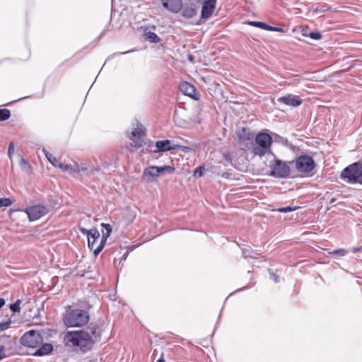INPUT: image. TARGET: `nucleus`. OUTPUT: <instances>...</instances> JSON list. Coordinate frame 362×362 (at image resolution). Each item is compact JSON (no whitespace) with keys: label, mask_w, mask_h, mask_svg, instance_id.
Here are the masks:
<instances>
[{"label":"nucleus","mask_w":362,"mask_h":362,"mask_svg":"<svg viewBox=\"0 0 362 362\" xmlns=\"http://www.w3.org/2000/svg\"><path fill=\"white\" fill-rule=\"evenodd\" d=\"M88 329L89 332L83 330L67 332L64 338L65 345L71 348H79L83 351L90 349L94 343L93 338H98L100 332L94 323H90Z\"/></svg>","instance_id":"f257e3e1"},{"label":"nucleus","mask_w":362,"mask_h":362,"mask_svg":"<svg viewBox=\"0 0 362 362\" xmlns=\"http://www.w3.org/2000/svg\"><path fill=\"white\" fill-rule=\"evenodd\" d=\"M89 320L88 313L81 309L66 310L63 321L68 327H81L87 324Z\"/></svg>","instance_id":"f03ea898"},{"label":"nucleus","mask_w":362,"mask_h":362,"mask_svg":"<svg viewBox=\"0 0 362 362\" xmlns=\"http://www.w3.org/2000/svg\"><path fill=\"white\" fill-rule=\"evenodd\" d=\"M340 177L350 185H362V163L356 162L349 165L341 171Z\"/></svg>","instance_id":"7ed1b4c3"},{"label":"nucleus","mask_w":362,"mask_h":362,"mask_svg":"<svg viewBox=\"0 0 362 362\" xmlns=\"http://www.w3.org/2000/svg\"><path fill=\"white\" fill-rule=\"evenodd\" d=\"M174 170L175 168L170 165H151L144 169L143 177L148 183L156 182L158 177L168 173H172Z\"/></svg>","instance_id":"20e7f679"},{"label":"nucleus","mask_w":362,"mask_h":362,"mask_svg":"<svg viewBox=\"0 0 362 362\" xmlns=\"http://www.w3.org/2000/svg\"><path fill=\"white\" fill-rule=\"evenodd\" d=\"M43 339L39 332L30 330L25 333L21 338V343L30 348H37L42 344Z\"/></svg>","instance_id":"39448f33"},{"label":"nucleus","mask_w":362,"mask_h":362,"mask_svg":"<svg viewBox=\"0 0 362 362\" xmlns=\"http://www.w3.org/2000/svg\"><path fill=\"white\" fill-rule=\"evenodd\" d=\"M270 175L274 177H287L291 173L289 165L286 162L279 159H274L273 163L270 165Z\"/></svg>","instance_id":"423d86ee"},{"label":"nucleus","mask_w":362,"mask_h":362,"mask_svg":"<svg viewBox=\"0 0 362 362\" xmlns=\"http://www.w3.org/2000/svg\"><path fill=\"white\" fill-rule=\"evenodd\" d=\"M90 235L88 238V246L93 250L94 255L97 256L105 247V238H102L99 244L95 246L100 238L99 231L93 228L90 229Z\"/></svg>","instance_id":"0eeeda50"},{"label":"nucleus","mask_w":362,"mask_h":362,"mask_svg":"<svg viewBox=\"0 0 362 362\" xmlns=\"http://www.w3.org/2000/svg\"><path fill=\"white\" fill-rule=\"evenodd\" d=\"M315 162L309 156H301L296 160V168L300 173H309L315 168Z\"/></svg>","instance_id":"6e6552de"},{"label":"nucleus","mask_w":362,"mask_h":362,"mask_svg":"<svg viewBox=\"0 0 362 362\" xmlns=\"http://www.w3.org/2000/svg\"><path fill=\"white\" fill-rule=\"evenodd\" d=\"M25 212L27 214L29 220L34 221L45 216L49 212V209L44 205H35L25 209Z\"/></svg>","instance_id":"1a4fd4ad"},{"label":"nucleus","mask_w":362,"mask_h":362,"mask_svg":"<svg viewBox=\"0 0 362 362\" xmlns=\"http://www.w3.org/2000/svg\"><path fill=\"white\" fill-rule=\"evenodd\" d=\"M145 131L146 129L141 124H137L136 127L131 132L129 139L134 143L136 147L142 146V137L145 135Z\"/></svg>","instance_id":"9d476101"},{"label":"nucleus","mask_w":362,"mask_h":362,"mask_svg":"<svg viewBox=\"0 0 362 362\" xmlns=\"http://www.w3.org/2000/svg\"><path fill=\"white\" fill-rule=\"evenodd\" d=\"M155 153L165 152L170 150L180 149L182 146L178 144H172L170 140L158 141L156 142Z\"/></svg>","instance_id":"9b49d317"},{"label":"nucleus","mask_w":362,"mask_h":362,"mask_svg":"<svg viewBox=\"0 0 362 362\" xmlns=\"http://www.w3.org/2000/svg\"><path fill=\"white\" fill-rule=\"evenodd\" d=\"M163 6L173 13H177L182 8V0H160Z\"/></svg>","instance_id":"f8f14e48"},{"label":"nucleus","mask_w":362,"mask_h":362,"mask_svg":"<svg viewBox=\"0 0 362 362\" xmlns=\"http://www.w3.org/2000/svg\"><path fill=\"white\" fill-rule=\"evenodd\" d=\"M59 168L66 173H79L86 170V168L81 166L78 163L74 162L72 164H59Z\"/></svg>","instance_id":"ddd939ff"},{"label":"nucleus","mask_w":362,"mask_h":362,"mask_svg":"<svg viewBox=\"0 0 362 362\" xmlns=\"http://www.w3.org/2000/svg\"><path fill=\"white\" fill-rule=\"evenodd\" d=\"M279 101L292 107H297L302 103V100L300 98L293 95L281 97L279 98Z\"/></svg>","instance_id":"4468645a"},{"label":"nucleus","mask_w":362,"mask_h":362,"mask_svg":"<svg viewBox=\"0 0 362 362\" xmlns=\"http://www.w3.org/2000/svg\"><path fill=\"white\" fill-rule=\"evenodd\" d=\"M256 144L266 147L270 149V146L272 144V137L264 133H259L257 135L255 139Z\"/></svg>","instance_id":"2eb2a0df"},{"label":"nucleus","mask_w":362,"mask_h":362,"mask_svg":"<svg viewBox=\"0 0 362 362\" xmlns=\"http://www.w3.org/2000/svg\"><path fill=\"white\" fill-rule=\"evenodd\" d=\"M179 88L185 95L192 98H195L196 89L193 85L188 82H183L180 84Z\"/></svg>","instance_id":"dca6fc26"},{"label":"nucleus","mask_w":362,"mask_h":362,"mask_svg":"<svg viewBox=\"0 0 362 362\" xmlns=\"http://www.w3.org/2000/svg\"><path fill=\"white\" fill-rule=\"evenodd\" d=\"M182 14L187 18H191L197 14V11L193 5H186L182 8Z\"/></svg>","instance_id":"f3484780"},{"label":"nucleus","mask_w":362,"mask_h":362,"mask_svg":"<svg viewBox=\"0 0 362 362\" xmlns=\"http://www.w3.org/2000/svg\"><path fill=\"white\" fill-rule=\"evenodd\" d=\"M53 349L51 344L47 343L40 347L35 353V356H44L49 354Z\"/></svg>","instance_id":"a211bd4d"},{"label":"nucleus","mask_w":362,"mask_h":362,"mask_svg":"<svg viewBox=\"0 0 362 362\" xmlns=\"http://www.w3.org/2000/svg\"><path fill=\"white\" fill-rule=\"evenodd\" d=\"M269 150H270L269 148H267L266 147L261 146L256 144V146H255L252 148V153L255 156H259L262 157L264 155H265L268 151H269Z\"/></svg>","instance_id":"6ab92c4d"},{"label":"nucleus","mask_w":362,"mask_h":362,"mask_svg":"<svg viewBox=\"0 0 362 362\" xmlns=\"http://www.w3.org/2000/svg\"><path fill=\"white\" fill-rule=\"evenodd\" d=\"M42 151L46 156L47 159L49 160V162L54 167L59 168V164H62L58 161V160L52 156L51 153H49L45 148L42 149Z\"/></svg>","instance_id":"aec40b11"},{"label":"nucleus","mask_w":362,"mask_h":362,"mask_svg":"<svg viewBox=\"0 0 362 362\" xmlns=\"http://www.w3.org/2000/svg\"><path fill=\"white\" fill-rule=\"evenodd\" d=\"M144 37L145 40L153 43H158L160 41L159 37L155 33L151 31L146 33Z\"/></svg>","instance_id":"412c9836"},{"label":"nucleus","mask_w":362,"mask_h":362,"mask_svg":"<svg viewBox=\"0 0 362 362\" xmlns=\"http://www.w3.org/2000/svg\"><path fill=\"white\" fill-rule=\"evenodd\" d=\"M237 135L240 139L247 140L251 137V134L245 128H242L237 132Z\"/></svg>","instance_id":"4be33fe9"},{"label":"nucleus","mask_w":362,"mask_h":362,"mask_svg":"<svg viewBox=\"0 0 362 362\" xmlns=\"http://www.w3.org/2000/svg\"><path fill=\"white\" fill-rule=\"evenodd\" d=\"M19 165L21 169L27 173H29L30 171V165L28 162L25 160L23 158H21L19 161Z\"/></svg>","instance_id":"5701e85b"},{"label":"nucleus","mask_w":362,"mask_h":362,"mask_svg":"<svg viewBox=\"0 0 362 362\" xmlns=\"http://www.w3.org/2000/svg\"><path fill=\"white\" fill-rule=\"evenodd\" d=\"M247 24L250 25L252 26H254V27H257V28H259L263 30H267V28H269V25H267V23H264V22L249 21V22H247Z\"/></svg>","instance_id":"b1692460"},{"label":"nucleus","mask_w":362,"mask_h":362,"mask_svg":"<svg viewBox=\"0 0 362 362\" xmlns=\"http://www.w3.org/2000/svg\"><path fill=\"white\" fill-rule=\"evenodd\" d=\"M11 116L10 110L8 109H0V121H6Z\"/></svg>","instance_id":"393cba45"},{"label":"nucleus","mask_w":362,"mask_h":362,"mask_svg":"<svg viewBox=\"0 0 362 362\" xmlns=\"http://www.w3.org/2000/svg\"><path fill=\"white\" fill-rule=\"evenodd\" d=\"M101 226L105 230V233H104L102 238H105L106 240L112 232V227L108 223H102Z\"/></svg>","instance_id":"a878e982"},{"label":"nucleus","mask_w":362,"mask_h":362,"mask_svg":"<svg viewBox=\"0 0 362 362\" xmlns=\"http://www.w3.org/2000/svg\"><path fill=\"white\" fill-rule=\"evenodd\" d=\"M298 208L299 207H298V206H295V207L286 206V207L279 208V209H276L275 211L280 212V213H288V212L293 211L298 209Z\"/></svg>","instance_id":"bb28decb"},{"label":"nucleus","mask_w":362,"mask_h":362,"mask_svg":"<svg viewBox=\"0 0 362 362\" xmlns=\"http://www.w3.org/2000/svg\"><path fill=\"white\" fill-rule=\"evenodd\" d=\"M21 303V300H17L14 303L10 305V309L13 313L19 312L21 310L20 305Z\"/></svg>","instance_id":"cd10ccee"},{"label":"nucleus","mask_w":362,"mask_h":362,"mask_svg":"<svg viewBox=\"0 0 362 362\" xmlns=\"http://www.w3.org/2000/svg\"><path fill=\"white\" fill-rule=\"evenodd\" d=\"M12 204V201L8 198H1L0 199V209L3 206L7 207Z\"/></svg>","instance_id":"c85d7f7f"},{"label":"nucleus","mask_w":362,"mask_h":362,"mask_svg":"<svg viewBox=\"0 0 362 362\" xmlns=\"http://www.w3.org/2000/svg\"><path fill=\"white\" fill-rule=\"evenodd\" d=\"M347 252H348L346 250L341 248V249L333 250V251L330 252L329 254L337 255L343 257V256H345L347 254Z\"/></svg>","instance_id":"c756f323"},{"label":"nucleus","mask_w":362,"mask_h":362,"mask_svg":"<svg viewBox=\"0 0 362 362\" xmlns=\"http://www.w3.org/2000/svg\"><path fill=\"white\" fill-rule=\"evenodd\" d=\"M14 148H15L14 143L12 141L10 142V144L8 145V156L11 160H12L13 155L14 153Z\"/></svg>","instance_id":"7c9ffc66"},{"label":"nucleus","mask_w":362,"mask_h":362,"mask_svg":"<svg viewBox=\"0 0 362 362\" xmlns=\"http://www.w3.org/2000/svg\"><path fill=\"white\" fill-rule=\"evenodd\" d=\"M11 325V320L4 321L0 322V332L6 330L9 328Z\"/></svg>","instance_id":"2f4dec72"},{"label":"nucleus","mask_w":362,"mask_h":362,"mask_svg":"<svg viewBox=\"0 0 362 362\" xmlns=\"http://www.w3.org/2000/svg\"><path fill=\"white\" fill-rule=\"evenodd\" d=\"M204 170H205L204 167L200 166L195 169V170L194 172V176L198 175L199 177H202L204 175Z\"/></svg>","instance_id":"473e14b6"},{"label":"nucleus","mask_w":362,"mask_h":362,"mask_svg":"<svg viewBox=\"0 0 362 362\" xmlns=\"http://www.w3.org/2000/svg\"><path fill=\"white\" fill-rule=\"evenodd\" d=\"M310 37L313 40H320L322 38V35L318 32H312L309 35Z\"/></svg>","instance_id":"72a5a7b5"},{"label":"nucleus","mask_w":362,"mask_h":362,"mask_svg":"<svg viewBox=\"0 0 362 362\" xmlns=\"http://www.w3.org/2000/svg\"><path fill=\"white\" fill-rule=\"evenodd\" d=\"M5 349L3 346H0V360L6 358Z\"/></svg>","instance_id":"f704fd0d"},{"label":"nucleus","mask_w":362,"mask_h":362,"mask_svg":"<svg viewBox=\"0 0 362 362\" xmlns=\"http://www.w3.org/2000/svg\"><path fill=\"white\" fill-rule=\"evenodd\" d=\"M80 231L83 234V235H87V238H88V236H90V230H88V229H86L84 228H80Z\"/></svg>","instance_id":"c9c22d12"},{"label":"nucleus","mask_w":362,"mask_h":362,"mask_svg":"<svg viewBox=\"0 0 362 362\" xmlns=\"http://www.w3.org/2000/svg\"><path fill=\"white\" fill-rule=\"evenodd\" d=\"M267 30H271V31H281L282 29L277 27H273L271 25H269V28H267Z\"/></svg>","instance_id":"e433bc0d"},{"label":"nucleus","mask_w":362,"mask_h":362,"mask_svg":"<svg viewBox=\"0 0 362 362\" xmlns=\"http://www.w3.org/2000/svg\"><path fill=\"white\" fill-rule=\"evenodd\" d=\"M271 276L272 278L273 279L275 283H278L279 282V276H276L275 274L274 273H271Z\"/></svg>","instance_id":"4c0bfd02"},{"label":"nucleus","mask_w":362,"mask_h":362,"mask_svg":"<svg viewBox=\"0 0 362 362\" xmlns=\"http://www.w3.org/2000/svg\"><path fill=\"white\" fill-rule=\"evenodd\" d=\"M362 250V246L361 247H354L351 249V252H354V253H356L357 252H359V251H361Z\"/></svg>","instance_id":"58836bf2"},{"label":"nucleus","mask_w":362,"mask_h":362,"mask_svg":"<svg viewBox=\"0 0 362 362\" xmlns=\"http://www.w3.org/2000/svg\"><path fill=\"white\" fill-rule=\"evenodd\" d=\"M223 157L224 158L227 160V161H229L230 162L231 161V158H230V156L229 153H226L223 154Z\"/></svg>","instance_id":"ea45409f"},{"label":"nucleus","mask_w":362,"mask_h":362,"mask_svg":"<svg viewBox=\"0 0 362 362\" xmlns=\"http://www.w3.org/2000/svg\"><path fill=\"white\" fill-rule=\"evenodd\" d=\"M5 305V300L4 298H0V308H1Z\"/></svg>","instance_id":"a19ab883"},{"label":"nucleus","mask_w":362,"mask_h":362,"mask_svg":"<svg viewBox=\"0 0 362 362\" xmlns=\"http://www.w3.org/2000/svg\"><path fill=\"white\" fill-rule=\"evenodd\" d=\"M134 49H132V50H129V51H127V52H122L120 54H127V53H130V52H134Z\"/></svg>","instance_id":"79ce46f5"},{"label":"nucleus","mask_w":362,"mask_h":362,"mask_svg":"<svg viewBox=\"0 0 362 362\" xmlns=\"http://www.w3.org/2000/svg\"><path fill=\"white\" fill-rule=\"evenodd\" d=\"M156 362H165L164 360L158 359Z\"/></svg>","instance_id":"37998d69"},{"label":"nucleus","mask_w":362,"mask_h":362,"mask_svg":"<svg viewBox=\"0 0 362 362\" xmlns=\"http://www.w3.org/2000/svg\"><path fill=\"white\" fill-rule=\"evenodd\" d=\"M222 177H226V173H223V174L222 175Z\"/></svg>","instance_id":"c03bdc74"},{"label":"nucleus","mask_w":362,"mask_h":362,"mask_svg":"<svg viewBox=\"0 0 362 362\" xmlns=\"http://www.w3.org/2000/svg\"><path fill=\"white\" fill-rule=\"evenodd\" d=\"M189 60L192 61V57L191 55L189 57Z\"/></svg>","instance_id":"a18cd8bd"},{"label":"nucleus","mask_w":362,"mask_h":362,"mask_svg":"<svg viewBox=\"0 0 362 362\" xmlns=\"http://www.w3.org/2000/svg\"><path fill=\"white\" fill-rule=\"evenodd\" d=\"M96 170H91V173H93L94 171H95Z\"/></svg>","instance_id":"49530a36"}]
</instances>
